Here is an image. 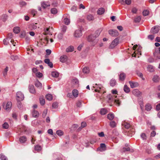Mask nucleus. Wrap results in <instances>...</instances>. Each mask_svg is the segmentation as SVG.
<instances>
[{
	"instance_id": "34",
	"label": "nucleus",
	"mask_w": 160,
	"mask_h": 160,
	"mask_svg": "<svg viewBox=\"0 0 160 160\" xmlns=\"http://www.w3.org/2000/svg\"><path fill=\"white\" fill-rule=\"evenodd\" d=\"M46 98L47 99L50 101L52 99V95L50 94H48L46 95Z\"/></svg>"
},
{
	"instance_id": "7",
	"label": "nucleus",
	"mask_w": 160,
	"mask_h": 160,
	"mask_svg": "<svg viewBox=\"0 0 160 160\" xmlns=\"http://www.w3.org/2000/svg\"><path fill=\"white\" fill-rule=\"evenodd\" d=\"M119 41V39L118 38H116L112 42L111 44L109 46L110 48H113L117 45Z\"/></svg>"
},
{
	"instance_id": "33",
	"label": "nucleus",
	"mask_w": 160,
	"mask_h": 160,
	"mask_svg": "<svg viewBox=\"0 0 160 160\" xmlns=\"http://www.w3.org/2000/svg\"><path fill=\"white\" fill-rule=\"evenodd\" d=\"M153 81L154 82H158L159 80V78L158 76L157 75H154L152 78Z\"/></svg>"
},
{
	"instance_id": "46",
	"label": "nucleus",
	"mask_w": 160,
	"mask_h": 160,
	"mask_svg": "<svg viewBox=\"0 0 160 160\" xmlns=\"http://www.w3.org/2000/svg\"><path fill=\"white\" fill-rule=\"evenodd\" d=\"M11 58L12 60L14 61L18 59V57L17 55H12L11 56Z\"/></svg>"
},
{
	"instance_id": "23",
	"label": "nucleus",
	"mask_w": 160,
	"mask_h": 160,
	"mask_svg": "<svg viewBox=\"0 0 160 160\" xmlns=\"http://www.w3.org/2000/svg\"><path fill=\"white\" fill-rule=\"evenodd\" d=\"M148 71L150 72H152L154 71V67L151 65H149L147 67Z\"/></svg>"
},
{
	"instance_id": "20",
	"label": "nucleus",
	"mask_w": 160,
	"mask_h": 160,
	"mask_svg": "<svg viewBox=\"0 0 160 160\" xmlns=\"http://www.w3.org/2000/svg\"><path fill=\"white\" fill-rule=\"evenodd\" d=\"M133 94L136 96H138L140 94V92L138 89H134L132 91Z\"/></svg>"
},
{
	"instance_id": "3",
	"label": "nucleus",
	"mask_w": 160,
	"mask_h": 160,
	"mask_svg": "<svg viewBox=\"0 0 160 160\" xmlns=\"http://www.w3.org/2000/svg\"><path fill=\"white\" fill-rule=\"evenodd\" d=\"M117 96L114 95L113 97H112L111 95L109 94L107 96V98H108V102L109 103L114 102V103H115L118 106H119L120 105V102L117 99H114V98H116Z\"/></svg>"
},
{
	"instance_id": "48",
	"label": "nucleus",
	"mask_w": 160,
	"mask_h": 160,
	"mask_svg": "<svg viewBox=\"0 0 160 160\" xmlns=\"http://www.w3.org/2000/svg\"><path fill=\"white\" fill-rule=\"evenodd\" d=\"M26 35V32H21L20 35V37L22 38H23L25 37Z\"/></svg>"
},
{
	"instance_id": "17",
	"label": "nucleus",
	"mask_w": 160,
	"mask_h": 160,
	"mask_svg": "<svg viewBox=\"0 0 160 160\" xmlns=\"http://www.w3.org/2000/svg\"><path fill=\"white\" fill-rule=\"evenodd\" d=\"M87 18L89 21H92L94 20V16L92 14H88L87 15Z\"/></svg>"
},
{
	"instance_id": "57",
	"label": "nucleus",
	"mask_w": 160,
	"mask_h": 160,
	"mask_svg": "<svg viewBox=\"0 0 160 160\" xmlns=\"http://www.w3.org/2000/svg\"><path fill=\"white\" fill-rule=\"evenodd\" d=\"M47 113V110H44L42 114V116L43 118H45Z\"/></svg>"
},
{
	"instance_id": "44",
	"label": "nucleus",
	"mask_w": 160,
	"mask_h": 160,
	"mask_svg": "<svg viewBox=\"0 0 160 160\" xmlns=\"http://www.w3.org/2000/svg\"><path fill=\"white\" fill-rule=\"evenodd\" d=\"M10 40L8 38L5 39L3 40V43L4 45H7L9 43V41Z\"/></svg>"
},
{
	"instance_id": "1",
	"label": "nucleus",
	"mask_w": 160,
	"mask_h": 160,
	"mask_svg": "<svg viewBox=\"0 0 160 160\" xmlns=\"http://www.w3.org/2000/svg\"><path fill=\"white\" fill-rule=\"evenodd\" d=\"M101 32L100 30H98L94 34L90 35L87 37V40L91 42L92 46H95L98 42V40L96 38L99 36Z\"/></svg>"
},
{
	"instance_id": "43",
	"label": "nucleus",
	"mask_w": 160,
	"mask_h": 160,
	"mask_svg": "<svg viewBox=\"0 0 160 160\" xmlns=\"http://www.w3.org/2000/svg\"><path fill=\"white\" fill-rule=\"evenodd\" d=\"M142 14L144 16H146L148 15L149 14V12L148 10H145L143 11Z\"/></svg>"
},
{
	"instance_id": "21",
	"label": "nucleus",
	"mask_w": 160,
	"mask_h": 160,
	"mask_svg": "<svg viewBox=\"0 0 160 160\" xmlns=\"http://www.w3.org/2000/svg\"><path fill=\"white\" fill-rule=\"evenodd\" d=\"M35 85L38 88H41L42 87V83L40 82L38 80H37L35 82Z\"/></svg>"
},
{
	"instance_id": "4",
	"label": "nucleus",
	"mask_w": 160,
	"mask_h": 160,
	"mask_svg": "<svg viewBox=\"0 0 160 160\" xmlns=\"http://www.w3.org/2000/svg\"><path fill=\"white\" fill-rule=\"evenodd\" d=\"M82 28H80L79 29L76 30L74 33V36L76 38H79L82 35Z\"/></svg>"
},
{
	"instance_id": "40",
	"label": "nucleus",
	"mask_w": 160,
	"mask_h": 160,
	"mask_svg": "<svg viewBox=\"0 0 160 160\" xmlns=\"http://www.w3.org/2000/svg\"><path fill=\"white\" fill-rule=\"evenodd\" d=\"M110 125L111 127L113 128L116 126V123L114 121H112L110 122Z\"/></svg>"
},
{
	"instance_id": "37",
	"label": "nucleus",
	"mask_w": 160,
	"mask_h": 160,
	"mask_svg": "<svg viewBox=\"0 0 160 160\" xmlns=\"http://www.w3.org/2000/svg\"><path fill=\"white\" fill-rule=\"evenodd\" d=\"M82 71L84 73H88L89 72V68L87 67H85L83 68Z\"/></svg>"
},
{
	"instance_id": "53",
	"label": "nucleus",
	"mask_w": 160,
	"mask_h": 160,
	"mask_svg": "<svg viewBox=\"0 0 160 160\" xmlns=\"http://www.w3.org/2000/svg\"><path fill=\"white\" fill-rule=\"evenodd\" d=\"M2 127L4 128L7 129L9 127V125L7 123L5 122L2 125Z\"/></svg>"
},
{
	"instance_id": "42",
	"label": "nucleus",
	"mask_w": 160,
	"mask_h": 160,
	"mask_svg": "<svg viewBox=\"0 0 160 160\" xmlns=\"http://www.w3.org/2000/svg\"><path fill=\"white\" fill-rule=\"evenodd\" d=\"M51 12L52 13L55 14L57 13L58 11L56 8H53L51 9Z\"/></svg>"
},
{
	"instance_id": "18",
	"label": "nucleus",
	"mask_w": 160,
	"mask_h": 160,
	"mask_svg": "<svg viewBox=\"0 0 160 160\" xmlns=\"http://www.w3.org/2000/svg\"><path fill=\"white\" fill-rule=\"evenodd\" d=\"M27 138L25 136L21 137L19 138V141L21 143H25L27 141Z\"/></svg>"
},
{
	"instance_id": "14",
	"label": "nucleus",
	"mask_w": 160,
	"mask_h": 160,
	"mask_svg": "<svg viewBox=\"0 0 160 160\" xmlns=\"http://www.w3.org/2000/svg\"><path fill=\"white\" fill-rule=\"evenodd\" d=\"M68 57L66 55H63L60 57V61L62 62H65L68 60Z\"/></svg>"
},
{
	"instance_id": "41",
	"label": "nucleus",
	"mask_w": 160,
	"mask_h": 160,
	"mask_svg": "<svg viewBox=\"0 0 160 160\" xmlns=\"http://www.w3.org/2000/svg\"><path fill=\"white\" fill-rule=\"evenodd\" d=\"M0 158L1 160H8L6 157L2 154H0Z\"/></svg>"
},
{
	"instance_id": "54",
	"label": "nucleus",
	"mask_w": 160,
	"mask_h": 160,
	"mask_svg": "<svg viewBox=\"0 0 160 160\" xmlns=\"http://www.w3.org/2000/svg\"><path fill=\"white\" fill-rule=\"evenodd\" d=\"M141 137L143 140H146V136L144 133H142L141 134Z\"/></svg>"
},
{
	"instance_id": "36",
	"label": "nucleus",
	"mask_w": 160,
	"mask_h": 160,
	"mask_svg": "<svg viewBox=\"0 0 160 160\" xmlns=\"http://www.w3.org/2000/svg\"><path fill=\"white\" fill-rule=\"evenodd\" d=\"M13 32L15 33H18L20 31V29L19 27H16L13 29Z\"/></svg>"
},
{
	"instance_id": "38",
	"label": "nucleus",
	"mask_w": 160,
	"mask_h": 160,
	"mask_svg": "<svg viewBox=\"0 0 160 160\" xmlns=\"http://www.w3.org/2000/svg\"><path fill=\"white\" fill-rule=\"evenodd\" d=\"M56 134L59 136H61L63 135V132L61 130H58L56 131Z\"/></svg>"
},
{
	"instance_id": "6",
	"label": "nucleus",
	"mask_w": 160,
	"mask_h": 160,
	"mask_svg": "<svg viewBox=\"0 0 160 160\" xmlns=\"http://www.w3.org/2000/svg\"><path fill=\"white\" fill-rule=\"evenodd\" d=\"M108 33L112 37H116L118 36L119 35L118 31L116 30L112 29L109 30Z\"/></svg>"
},
{
	"instance_id": "12",
	"label": "nucleus",
	"mask_w": 160,
	"mask_h": 160,
	"mask_svg": "<svg viewBox=\"0 0 160 160\" xmlns=\"http://www.w3.org/2000/svg\"><path fill=\"white\" fill-rule=\"evenodd\" d=\"M29 89L30 93L34 94L36 92L34 86L32 85H29Z\"/></svg>"
},
{
	"instance_id": "5",
	"label": "nucleus",
	"mask_w": 160,
	"mask_h": 160,
	"mask_svg": "<svg viewBox=\"0 0 160 160\" xmlns=\"http://www.w3.org/2000/svg\"><path fill=\"white\" fill-rule=\"evenodd\" d=\"M17 100L18 101H21L24 99V95L21 92H18L16 93Z\"/></svg>"
},
{
	"instance_id": "47",
	"label": "nucleus",
	"mask_w": 160,
	"mask_h": 160,
	"mask_svg": "<svg viewBox=\"0 0 160 160\" xmlns=\"http://www.w3.org/2000/svg\"><path fill=\"white\" fill-rule=\"evenodd\" d=\"M8 67H7L6 68L4 69L3 72V75L4 76H6L7 75V73L8 71Z\"/></svg>"
},
{
	"instance_id": "49",
	"label": "nucleus",
	"mask_w": 160,
	"mask_h": 160,
	"mask_svg": "<svg viewBox=\"0 0 160 160\" xmlns=\"http://www.w3.org/2000/svg\"><path fill=\"white\" fill-rule=\"evenodd\" d=\"M58 107V103L56 102H53L52 104V107L53 108H56Z\"/></svg>"
},
{
	"instance_id": "52",
	"label": "nucleus",
	"mask_w": 160,
	"mask_h": 160,
	"mask_svg": "<svg viewBox=\"0 0 160 160\" xmlns=\"http://www.w3.org/2000/svg\"><path fill=\"white\" fill-rule=\"evenodd\" d=\"M31 12L33 16H34L37 13V11L35 9H32L31 10Z\"/></svg>"
},
{
	"instance_id": "25",
	"label": "nucleus",
	"mask_w": 160,
	"mask_h": 160,
	"mask_svg": "<svg viewBox=\"0 0 160 160\" xmlns=\"http://www.w3.org/2000/svg\"><path fill=\"white\" fill-rule=\"evenodd\" d=\"M72 84L78 85L79 83L78 80V79L76 78H74L72 79Z\"/></svg>"
},
{
	"instance_id": "15",
	"label": "nucleus",
	"mask_w": 160,
	"mask_h": 160,
	"mask_svg": "<svg viewBox=\"0 0 160 160\" xmlns=\"http://www.w3.org/2000/svg\"><path fill=\"white\" fill-rule=\"evenodd\" d=\"M12 106V102H8L7 103V104L4 108L7 111H9L11 108Z\"/></svg>"
},
{
	"instance_id": "56",
	"label": "nucleus",
	"mask_w": 160,
	"mask_h": 160,
	"mask_svg": "<svg viewBox=\"0 0 160 160\" xmlns=\"http://www.w3.org/2000/svg\"><path fill=\"white\" fill-rule=\"evenodd\" d=\"M130 150V148L129 147H124L122 149V151L123 152L128 151Z\"/></svg>"
},
{
	"instance_id": "2",
	"label": "nucleus",
	"mask_w": 160,
	"mask_h": 160,
	"mask_svg": "<svg viewBox=\"0 0 160 160\" xmlns=\"http://www.w3.org/2000/svg\"><path fill=\"white\" fill-rule=\"evenodd\" d=\"M93 87L95 88V91L96 92H98L99 93V94L98 95L100 97V99H102L103 98L102 96V93L105 92L104 91V88L100 84H93Z\"/></svg>"
},
{
	"instance_id": "35",
	"label": "nucleus",
	"mask_w": 160,
	"mask_h": 160,
	"mask_svg": "<svg viewBox=\"0 0 160 160\" xmlns=\"http://www.w3.org/2000/svg\"><path fill=\"white\" fill-rule=\"evenodd\" d=\"M151 105L149 104H147L145 106V109L147 111H149L152 109Z\"/></svg>"
},
{
	"instance_id": "26",
	"label": "nucleus",
	"mask_w": 160,
	"mask_h": 160,
	"mask_svg": "<svg viewBox=\"0 0 160 160\" xmlns=\"http://www.w3.org/2000/svg\"><path fill=\"white\" fill-rule=\"evenodd\" d=\"M52 76L54 78H57L59 76V73L56 71H53L52 72Z\"/></svg>"
},
{
	"instance_id": "22",
	"label": "nucleus",
	"mask_w": 160,
	"mask_h": 160,
	"mask_svg": "<svg viewBox=\"0 0 160 160\" xmlns=\"http://www.w3.org/2000/svg\"><path fill=\"white\" fill-rule=\"evenodd\" d=\"M74 49V47L72 46H70L66 48V52H72L73 51Z\"/></svg>"
},
{
	"instance_id": "11",
	"label": "nucleus",
	"mask_w": 160,
	"mask_h": 160,
	"mask_svg": "<svg viewBox=\"0 0 160 160\" xmlns=\"http://www.w3.org/2000/svg\"><path fill=\"white\" fill-rule=\"evenodd\" d=\"M129 83L132 88H134L139 86L138 83L136 82L129 81Z\"/></svg>"
},
{
	"instance_id": "32",
	"label": "nucleus",
	"mask_w": 160,
	"mask_h": 160,
	"mask_svg": "<svg viewBox=\"0 0 160 160\" xmlns=\"http://www.w3.org/2000/svg\"><path fill=\"white\" fill-rule=\"evenodd\" d=\"M100 112L102 115H105L107 112V111L105 108H102L100 111Z\"/></svg>"
},
{
	"instance_id": "24",
	"label": "nucleus",
	"mask_w": 160,
	"mask_h": 160,
	"mask_svg": "<svg viewBox=\"0 0 160 160\" xmlns=\"http://www.w3.org/2000/svg\"><path fill=\"white\" fill-rule=\"evenodd\" d=\"M72 94L73 96L76 98L78 97V90L76 89H74L72 91Z\"/></svg>"
},
{
	"instance_id": "19",
	"label": "nucleus",
	"mask_w": 160,
	"mask_h": 160,
	"mask_svg": "<svg viewBox=\"0 0 160 160\" xmlns=\"http://www.w3.org/2000/svg\"><path fill=\"white\" fill-rule=\"evenodd\" d=\"M50 4L48 2H43L41 3V6L44 8H46L47 7L50 6Z\"/></svg>"
},
{
	"instance_id": "16",
	"label": "nucleus",
	"mask_w": 160,
	"mask_h": 160,
	"mask_svg": "<svg viewBox=\"0 0 160 160\" xmlns=\"http://www.w3.org/2000/svg\"><path fill=\"white\" fill-rule=\"evenodd\" d=\"M105 9L103 8H99L97 11V12L98 15H101L104 13Z\"/></svg>"
},
{
	"instance_id": "29",
	"label": "nucleus",
	"mask_w": 160,
	"mask_h": 160,
	"mask_svg": "<svg viewBox=\"0 0 160 160\" xmlns=\"http://www.w3.org/2000/svg\"><path fill=\"white\" fill-rule=\"evenodd\" d=\"M122 125L125 127L126 129H128L130 127V125L129 123L126 122H123Z\"/></svg>"
},
{
	"instance_id": "31",
	"label": "nucleus",
	"mask_w": 160,
	"mask_h": 160,
	"mask_svg": "<svg viewBox=\"0 0 160 160\" xmlns=\"http://www.w3.org/2000/svg\"><path fill=\"white\" fill-rule=\"evenodd\" d=\"M110 84L111 86H114L116 84V82L115 79H112L110 82Z\"/></svg>"
},
{
	"instance_id": "61",
	"label": "nucleus",
	"mask_w": 160,
	"mask_h": 160,
	"mask_svg": "<svg viewBox=\"0 0 160 160\" xmlns=\"http://www.w3.org/2000/svg\"><path fill=\"white\" fill-rule=\"evenodd\" d=\"M48 133L51 135H53V134L52 130L51 129H49L48 130Z\"/></svg>"
},
{
	"instance_id": "39",
	"label": "nucleus",
	"mask_w": 160,
	"mask_h": 160,
	"mask_svg": "<svg viewBox=\"0 0 160 160\" xmlns=\"http://www.w3.org/2000/svg\"><path fill=\"white\" fill-rule=\"evenodd\" d=\"M40 102L42 105H43L45 103V100L43 98L41 97L39 98Z\"/></svg>"
},
{
	"instance_id": "30",
	"label": "nucleus",
	"mask_w": 160,
	"mask_h": 160,
	"mask_svg": "<svg viewBox=\"0 0 160 160\" xmlns=\"http://www.w3.org/2000/svg\"><path fill=\"white\" fill-rule=\"evenodd\" d=\"M114 118V115L113 113H109L107 115V118L110 120H112Z\"/></svg>"
},
{
	"instance_id": "50",
	"label": "nucleus",
	"mask_w": 160,
	"mask_h": 160,
	"mask_svg": "<svg viewBox=\"0 0 160 160\" xmlns=\"http://www.w3.org/2000/svg\"><path fill=\"white\" fill-rule=\"evenodd\" d=\"M34 148L35 150L37 151H39L41 150V147L39 145H37L35 146Z\"/></svg>"
},
{
	"instance_id": "62",
	"label": "nucleus",
	"mask_w": 160,
	"mask_h": 160,
	"mask_svg": "<svg viewBox=\"0 0 160 160\" xmlns=\"http://www.w3.org/2000/svg\"><path fill=\"white\" fill-rule=\"evenodd\" d=\"M156 134V132L154 131H153L151 133L150 137H154L155 136Z\"/></svg>"
},
{
	"instance_id": "60",
	"label": "nucleus",
	"mask_w": 160,
	"mask_h": 160,
	"mask_svg": "<svg viewBox=\"0 0 160 160\" xmlns=\"http://www.w3.org/2000/svg\"><path fill=\"white\" fill-rule=\"evenodd\" d=\"M138 10L136 8H132V12L133 13H136Z\"/></svg>"
},
{
	"instance_id": "55",
	"label": "nucleus",
	"mask_w": 160,
	"mask_h": 160,
	"mask_svg": "<svg viewBox=\"0 0 160 160\" xmlns=\"http://www.w3.org/2000/svg\"><path fill=\"white\" fill-rule=\"evenodd\" d=\"M141 48H142L140 46H139L138 47V50L137 51H136L134 52V53L135 54H136V52H137L138 54L139 55H141V52L140 51H139V50H140Z\"/></svg>"
},
{
	"instance_id": "63",
	"label": "nucleus",
	"mask_w": 160,
	"mask_h": 160,
	"mask_svg": "<svg viewBox=\"0 0 160 160\" xmlns=\"http://www.w3.org/2000/svg\"><path fill=\"white\" fill-rule=\"evenodd\" d=\"M8 16L7 15H4L2 16V19L3 21L5 22L6 21L8 18Z\"/></svg>"
},
{
	"instance_id": "28",
	"label": "nucleus",
	"mask_w": 160,
	"mask_h": 160,
	"mask_svg": "<svg viewBox=\"0 0 160 160\" xmlns=\"http://www.w3.org/2000/svg\"><path fill=\"white\" fill-rule=\"evenodd\" d=\"M67 28V27L65 25L62 26L61 28L62 32L63 33H65V32H66Z\"/></svg>"
},
{
	"instance_id": "59",
	"label": "nucleus",
	"mask_w": 160,
	"mask_h": 160,
	"mask_svg": "<svg viewBox=\"0 0 160 160\" xmlns=\"http://www.w3.org/2000/svg\"><path fill=\"white\" fill-rule=\"evenodd\" d=\"M112 132L113 134L116 136H118L119 134L118 132L115 129L113 130Z\"/></svg>"
},
{
	"instance_id": "45",
	"label": "nucleus",
	"mask_w": 160,
	"mask_h": 160,
	"mask_svg": "<svg viewBox=\"0 0 160 160\" xmlns=\"http://www.w3.org/2000/svg\"><path fill=\"white\" fill-rule=\"evenodd\" d=\"M141 20V17L140 16H138L136 17L134 19V21L136 22H139Z\"/></svg>"
},
{
	"instance_id": "8",
	"label": "nucleus",
	"mask_w": 160,
	"mask_h": 160,
	"mask_svg": "<svg viewBox=\"0 0 160 160\" xmlns=\"http://www.w3.org/2000/svg\"><path fill=\"white\" fill-rule=\"evenodd\" d=\"M63 18H64L63 21L64 23L67 25H68L70 22V19L68 15L67 14H65Z\"/></svg>"
},
{
	"instance_id": "13",
	"label": "nucleus",
	"mask_w": 160,
	"mask_h": 160,
	"mask_svg": "<svg viewBox=\"0 0 160 160\" xmlns=\"http://www.w3.org/2000/svg\"><path fill=\"white\" fill-rule=\"evenodd\" d=\"M32 117L35 118H37L39 116V113L38 112L34 110L32 111Z\"/></svg>"
},
{
	"instance_id": "58",
	"label": "nucleus",
	"mask_w": 160,
	"mask_h": 160,
	"mask_svg": "<svg viewBox=\"0 0 160 160\" xmlns=\"http://www.w3.org/2000/svg\"><path fill=\"white\" fill-rule=\"evenodd\" d=\"M19 4L21 7H23L25 6L26 4V3L25 2L22 1L19 2Z\"/></svg>"
},
{
	"instance_id": "64",
	"label": "nucleus",
	"mask_w": 160,
	"mask_h": 160,
	"mask_svg": "<svg viewBox=\"0 0 160 160\" xmlns=\"http://www.w3.org/2000/svg\"><path fill=\"white\" fill-rule=\"evenodd\" d=\"M87 124L85 122H82L81 124V127L82 128H83L86 126Z\"/></svg>"
},
{
	"instance_id": "9",
	"label": "nucleus",
	"mask_w": 160,
	"mask_h": 160,
	"mask_svg": "<svg viewBox=\"0 0 160 160\" xmlns=\"http://www.w3.org/2000/svg\"><path fill=\"white\" fill-rule=\"evenodd\" d=\"M126 77V74L123 72H121L120 73L119 75V80L120 81H123L124 80Z\"/></svg>"
},
{
	"instance_id": "10",
	"label": "nucleus",
	"mask_w": 160,
	"mask_h": 160,
	"mask_svg": "<svg viewBox=\"0 0 160 160\" xmlns=\"http://www.w3.org/2000/svg\"><path fill=\"white\" fill-rule=\"evenodd\" d=\"M159 31V27L158 26H155L152 28L151 30V32L154 34L157 33Z\"/></svg>"
},
{
	"instance_id": "51",
	"label": "nucleus",
	"mask_w": 160,
	"mask_h": 160,
	"mask_svg": "<svg viewBox=\"0 0 160 160\" xmlns=\"http://www.w3.org/2000/svg\"><path fill=\"white\" fill-rule=\"evenodd\" d=\"M36 76L38 78H41L42 76V73L40 72H38L36 73Z\"/></svg>"
},
{
	"instance_id": "27",
	"label": "nucleus",
	"mask_w": 160,
	"mask_h": 160,
	"mask_svg": "<svg viewBox=\"0 0 160 160\" xmlns=\"http://www.w3.org/2000/svg\"><path fill=\"white\" fill-rule=\"evenodd\" d=\"M123 90L127 93L129 92L130 91L129 88L126 85H125L124 86Z\"/></svg>"
}]
</instances>
